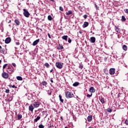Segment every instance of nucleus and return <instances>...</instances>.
I'll list each match as a JSON object with an SVG mask.
<instances>
[{
	"mask_svg": "<svg viewBox=\"0 0 128 128\" xmlns=\"http://www.w3.org/2000/svg\"><path fill=\"white\" fill-rule=\"evenodd\" d=\"M92 96V94H88L86 95V96H87V98H90V96Z\"/></svg>",
	"mask_w": 128,
	"mask_h": 128,
	"instance_id": "e433bc0d",
	"label": "nucleus"
},
{
	"mask_svg": "<svg viewBox=\"0 0 128 128\" xmlns=\"http://www.w3.org/2000/svg\"><path fill=\"white\" fill-rule=\"evenodd\" d=\"M48 20H52V18L50 15H48Z\"/></svg>",
	"mask_w": 128,
	"mask_h": 128,
	"instance_id": "cd10ccee",
	"label": "nucleus"
},
{
	"mask_svg": "<svg viewBox=\"0 0 128 128\" xmlns=\"http://www.w3.org/2000/svg\"><path fill=\"white\" fill-rule=\"evenodd\" d=\"M124 10L125 12H126V14H128V8L124 9Z\"/></svg>",
	"mask_w": 128,
	"mask_h": 128,
	"instance_id": "c03bdc74",
	"label": "nucleus"
},
{
	"mask_svg": "<svg viewBox=\"0 0 128 128\" xmlns=\"http://www.w3.org/2000/svg\"><path fill=\"white\" fill-rule=\"evenodd\" d=\"M12 65L13 66H14V68H16V64H15V63H12Z\"/></svg>",
	"mask_w": 128,
	"mask_h": 128,
	"instance_id": "09e8293b",
	"label": "nucleus"
},
{
	"mask_svg": "<svg viewBox=\"0 0 128 128\" xmlns=\"http://www.w3.org/2000/svg\"><path fill=\"white\" fill-rule=\"evenodd\" d=\"M100 102L102 104L106 102V101H104V98L102 96H101L100 98Z\"/></svg>",
	"mask_w": 128,
	"mask_h": 128,
	"instance_id": "2eb2a0df",
	"label": "nucleus"
},
{
	"mask_svg": "<svg viewBox=\"0 0 128 128\" xmlns=\"http://www.w3.org/2000/svg\"><path fill=\"white\" fill-rule=\"evenodd\" d=\"M88 26V22H85L82 25V28H86Z\"/></svg>",
	"mask_w": 128,
	"mask_h": 128,
	"instance_id": "dca6fc26",
	"label": "nucleus"
},
{
	"mask_svg": "<svg viewBox=\"0 0 128 128\" xmlns=\"http://www.w3.org/2000/svg\"><path fill=\"white\" fill-rule=\"evenodd\" d=\"M122 22H126V17L124 16H122V19H121Z\"/></svg>",
	"mask_w": 128,
	"mask_h": 128,
	"instance_id": "aec40b11",
	"label": "nucleus"
},
{
	"mask_svg": "<svg viewBox=\"0 0 128 128\" xmlns=\"http://www.w3.org/2000/svg\"><path fill=\"white\" fill-rule=\"evenodd\" d=\"M66 16H70V14H72V10H70L68 11V12H66Z\"/></svg>",
	"mask_w": 128,
	"mask_h": 128,
	"instance_id": "6ab92c4d",
	"label": "nucleus"
},
{
	"mask_svg": "<svg viewBox=\"0 0 128 128\" xmlns=\"http://www.w3.org/2000/svg\"><path fill=\"white\" fill-rule=\"evenodd\" d=\"M33 106L35 108H38L40 106V102L38 100L34 101L33 102Z\"/></svg>",
	"mask_w": 128,
	"mask_h": 128,
	"instance_id": "39448f33",
	"label": "nucleus"
},
{
	"mask_svg": "<svg viewBox=\"0 0 128 128\" xmlns=\"http://www.w3.org/2000/svg\"><path fill=\"white\" fill-rule=\"evenodd\" d=\"M14 22L16 26H20V20H16V19L15 20Z\"/></svg>",
	"mask_w": 128,
	"mask_h": 128,
	"instance_id": "f3484780",
	"label": "nucleus"
},
{
	"mask_svg": "<svg viewBox=\"0 0 128 128\" xmlns=\"http://www.w3.org/2000/svg\"><path fill=\"white\" fill-rule=\"evenodd\" d=\"M16 80H22V78L20 76H16Z\"/></svg>",
	"mask_w": 128,
	"mask_h": 128,
	"instance_id": "b1692460",
	"label": "nucleus"
},
{
	"mask_svg": "<svg viewBox=\"0 0 128 128\" xmlns=\"http://www.w3.org/2000/svg\"><path fill=\"white\" fill-rule=\"evenodd\" d=\"M56 66L58 68H59V70H62L64 66V63H62L60 62H56Z\"/></svg>",
	"mask_w": 128,
	"mask_h": 128,
	"instance_id": "7ed1b4c3",
	"label": "nucleus"
},
{
	"mask_svg": "<svg viewBox=\"0 0 128 128\" xmlns=\"http://www.w3.org/2000/svg\"><path fill=\"white\" fill-rule=\"evenodd\" d=\"M90 92H96V89H94V86H92L90 88Z\"/></svg>",
	"mask_w": 128,
	"mask_h": 128,
	"instance_id": "ddd939ff",
	"label": "nucleus"
},
{
	"mask_svg": "<svg viewBox=\"0 0 128 128\" xmlns=\"http://www.w3.org/2000/svg\"><path fill=\"white\" fill-rule=\"evenodd\" d=\"M0 52L1 54H4V49L1 48V50H0Z\"/></svg>",
	"mask_w": 128,
	"mask_h": 128,
	"instance_id": "2f4dec72",
	"label": "nucleus"
},
{
	"mask_svg": "<svg viewBox=\"0 0 128 128\" xmlns=\"http://www.w3.org/2000/svg\"><path fill=\"white\" fill-rule=\"evenodd\" d=\"M2 76L4 78H8V74L6 72L3 70V72L2 73Z\"/></svg>",
	"mask_w": 128,
	"mask_h": 128,
	"instance_id": "423d86ee",
	"label": "nucleus"
},
{
	"mask_svg": "<svg viewBox=\"0 0 128 128\" xmlns=\"http://www.w3.org/2000/svg\"><path fill=\"white\" fill-rule=\"evenodd\" d=\"M60 47L58 48V50H64V46H60V44H59Z\"/></svg>",
	"mask_w": 128,
	"mask_h": 128,
	"instance_id": "c756f323",
	"label": "nucleus"
},
{
	"mask_svg": "<svg viewBox=\"0 0 128 128\" xmlns=\"http://www.w3.org/2000/svg\"><path fill=\"white\" fill-rule=\"evenodd\" d=\"M108 112H112V108H109L108 109Z\"/></svg>",
	"mask_w": 128,
	"mask_h": 128,
	"instance_id": "c9c22d12",
	"label": "nucleus"
},
{
	"mask_svg": "<svg viewBox=\"0 0 128 128\" xmlns=\"http://www.w3.org/2000/svg\"><path fill=\"white\" fill-rule=\"evenodd\" d=\"M42 86H46V84H48V82H46V81H42Z\"/></svg>",
	"mask_w": 128,
	"mask_h": 128,
	"instance_id": "a878e982",
	"label": "nucleus"
},
{
	"mask_svg": "<svg viewBox=\"0 0 128 128\" xmlns=\"http://www.w3.org/2000/svg\"><path fill=\"white\" fill-rule=\"evenodd\" d=\"M24 12H23V14L24 16H26V18H30V14L28 12V10H26V9H24Z\"/></svg>",
	"mask_w": 128,
	"mask_h": 128,
	"instance_id": "20e7f679",
	"label": "nucleus"
},
{
	"mask_svg": "<svg viewBox=\"0 0 128 128\" xmlns=\"http://www.w3.org/2000/svg\"><path fill=\"white\" fill-rule=\"evenodd\" d=\"M124 122H125L126 124L128 126V120H126Z\"/></svg>",
	"mask_w": 128,
	"mask_h": 128,
	"instance_id": "79ce46f5",
	"label": "nucleus"
},
{
	"mask_svg": "<svg viewBox=\"0 0 128 128\" xmlns=\"http://www.w3.org/2000/svg\"><path fill=\"white\" fill-rule=\"evenodd\" d=\"M38 42H40V39H38V40H36L35 41H34L32 44L34 46H36V44H38Z\"/></svg>",
	"mask_w": 128,
	"mask_h": 128,
	"instance_id": "f8f14e48",
	"label": "nucleus"
},
{
	"mask_svg": "<svg viewBox=\"0 0 128 128\" xmlns=\"http://www.w3.org/2000/svg\"><path fill=\"white\" fill-rule=\"evenodd\" d=\"M83 18H84L85 20H86V18H88V15L84 14V15L83 16Z\"/></svg>",
	"mask_w": 128,
	"mask_h": 128,
	"instance_id": "58836bf2",
	"label": "nucleus"
},
{
	"mask_svg": "<svg viewBox=\"0 0 128 128\" xmlns=\"http://www.w3.org/2000/svg\"><path fill=\"white\" fill-rule=\"evenodd\" d=\"M88 121L89 122H92V116L90 115L89 116H88Z\"/></svg>",
	"mask_w": 128,
	"mask_h": 128,
	"instance_id": "4468645a",
	"label": "nucleus"
},
{
	"mask_svg": "<svg viewBox=\"0 0 128 128\" xmlns=\"http://www.w3.org/2000/svg\"><path fill=\"white\" fill-rule=\"evenodd\" d=\"M6 94H8V92H10V90H6Z\"/></svg>",
	"mask_w": 128,
	"mask_h": 128,
	"instance_id": "de8ad7c7",
	"label": "nucleus"
},
{
	"mask_svg": "<svg viewBox=\"0 0 128 128\" xmlns=\"http://www.w3.org/2000/svg\"><path fill=\"white\" fill-rule=\"evenodd\" d=\"M122 48L124 50H128V46H126V45H124L122 46Z\"/></svg>",
	"mask_w": 128,
	"mask_h": 128,
	"instance_id": "5701e85b",
	"label": "nucleus"
},
{
	"mask_svg": "<svg viewBox=\"0 0 128 128\" xmlns=\"http://www.w3.org/2000/svg\"><path fill=\"white\" fill-rule=\"evenodd\" d=\"M50 82H54V80H52V78H50Z\"/></svg>",
	"mask_w": 128,
	"mask_h": 128,
	"instance_id": "603ef678",
	"label": "nucleus"
},
{
	"mask_svg": "<svg viewBox=\"0 0 128 128\" xmlns=\"http://www.w3.org/2000/svg\"><path fill=\"white\" fill-rule=\"evenodd\" d=\"M60 118L62 122V120H64L63 118H62V116H60Z\"/></svg>",
	"mask_w": 128,
	"mask_h": 128,
	"instance_id": "3c124183",
	"label": "nucleus"
},
{
	"mask_svg": "<svg viewBox=\"0 0 128 128\" xmlns=\"http://www.w3.org/2000/svg\"><path fill=\"white\" fill-rule=\"evenodd\" d=\"M90 42L92 44H94V42H96V38L94 36L91 37L90 38Z\"/></svg>",
	"mask_w": 128,
	"mask_h": 128,
	"instance_id": "1a4fd4ad",
	"label": "nucleus"
},
{
	"mask_svg": "<svg viewBox=\"0 0 128 128\" xmlns=\"http://www.w3.org/2000/svg\"><path fill=\"white\" fill-rule=\"evenodd\" d=\"M16 46H20V42L18 41L16 42Z\"/></svg>",
	"mask_w": 128,
	"mask_h": 128,
	"instance_id": "a18cd8bd",
	"label": "nucleus"
},
{
	"mask_svg": "<svg viewBox=\"0 0 128 128\" xmlns=\"http://www.w3.org/2000/svg\"><path fill=\"white\" fill-rule=\"evenodd\" d=\"M6 66H8V64H6L3 66V70H4Z\"/></svg>",
	"mask_w": 128,
	"mask_h": 128,
	"instance_id": "f704fd0d",
	"label": "nucleus"
},
{
	"mask_svg": "<svg viewBox=\"0 0 128 128\" xmlns=\"http://www.w3.org/2000/svg\"><path fill=\"white\" fill-rule=\"evenodd\" d=\"M65 96L66 98H74V94L68 91L65 92Z\"/></svg>",
	"mask_w": 128,
	"mask_h": 128,
	"instance_id": "f03ea898",
	"label": "nucleus"
},
{
	"mask_svg": "<svg viewBox=\"0 0 128 128\" xmlns=\"http://www.w3.org/2000/svg\"><path fill=\"white\" fill-rule=\"evenodd\" d=\"M88 128H92V126H90V127H89Z\"/></svg>",
	"mask_w": 128,
	"mask_h": 128,
	"instance_id": "052dcab7",
	"label": "nucleus"
},
{
	"mask_svg": "<svg viewBox=\"0 0 128 128\" xmlns=\"http://www.w3.org/2000/svg\"><path fill=\"white\" fill-rule=\"evenodd\" d=\"M59 98H60V102H61L62 104H64V100H62V95L60 94L59 95Z\"/></svg>",
	"mask_w": 128,
	"mask_h": 128,
	"instance_id": "4be33fe9",
	"label": "nucleus"
},
{
	"mask_svg": "<svg viewBox=\"0 0 128 128\" xmlns=\"http://www.w3.org/2000/svg\"><path fill=\"white\" fill-rule=\"evenodd\" d=\"M124 66H125V68H128V66L126 65V64H124Z\"/></svg>",
	"mask_w": 128,
	"mask_h": 128,
	"instance_id": "6e6d98bb",
	"label": "nucleus"
},
{
	"mask_svg": "<svg viewBox=\"0 0 128 128\" xmlns=\"http://www.w3.org/2000/svg\"><path fill=\"white\" fill-rule=\"evenodd\" d=\"M0 64H2V60H0Z\"/></svg>",
	"mask_w": 128,
	"mask_h": 128,
	"instance_id": "bf43d9fd",
	"label": "nucleus"
},
{
	"mask_svg": "<svg viewBox=\"0 0 128 128\" xmlns=\"http://www.w3.org/2000/svg\"><path fill=\"white\" fill-rule=\"evenodd\" d=\"M54 72V69H52L50 70V74H52V72Z\"/></svg>",
	"mask_w": 128,
	"mask_h": 128,
	"instance_id": "8fccbe9b",
	"label": "nucleus"
},
{
	"mask_svg": "<svg viewBox=\"0 0 128 128\" xmlns=\"http://www.w3.org/2000/svg\"><path fill=\"white\" fill-rule=\"evenodd\" d=\"M64 128H68V127L66 126V127H65Z\"/></svg>",
	"mask_w": 128,
	"mask_h": 128,
	"instance_id": "680f3d73",
	"label": "nucleus"
},
{
	"mask_svg": "<svg viewBox=\"0 0 128 128\" xmlns=\"http://www.w3.org/2000/svg\"><path fill=\"white\" fill-rule=\"evenodd\" d=\"M82 68H84V64H80V66H79V68H81V70H82Z\"/></svg>",
	"mask_w": 128,
	"mask_h": 128,
	"instance_id": "72a5a7b5",
	"label": "nucleus"
},
{
	"mask_svg": "<svg viewBox=\"0 0 128 128\" xmlns=\"http://www.w3.org/2000/svg\"><path fill=\"white\" fill-rule=\"evenodd\" d=\"M38 128H44V125L40 124L38 126Z\"/></svg>",
	"mask_w": 128,
	"mask_h": 128,
	"instance_id": "473e14b6",
	"label": "nucleus"
},
{
	"mask_svg": "<svg viewBox=\"0 0 128 128\" xmlns=\"http://www.w3.org/2000/svg\"><path fill=\"white\" fill-rule=\"evenodd\" d=\"M10 42H12V39L8 37L7 38L6 40H5V42L6 44H10Z\"/></svg>",
	"mask_w": 128,
	"mask_h": 128,
	"instance_id": "9d476101",
	"label": "nucleus"
},
{
	"mask_svg": "<svg viewBox=\"0 0 128 128\" xmlns=\"http://www.w3.org/2000/svg\"><path fill=\"white\" fill-rule=\"evenodd\" d=\"M114 30H115L116 32H118V34H120V29L118 27L115 26Z\"/></svg>",
	"mask_w": 128,
	"mask_h": 128,
	"instance_id": "9b49d317",
	"label": "nucleus"
},
{
	"mask_svg": "<svg viewBox=\"0 0 128 128\" xmlns=\"http://www.w3.org/2000/svg\"><path fill=\"white\" fill-rule=\"evenodd\" d=\"M2 48V46H0V50H1Z\"/></svg>",
	"mask_w": 128,
	"mask_h": 128,
	"instance_id": "13d9d810",
	"label": "nucleus"
},
{
	"mask_svg": "<svg viewBox=\"0 0 128 128\" xmlns=\"http://www.w3.org/2000/svg\"><path fill=\"white\" fill-rule=\"evenodd\" d=\"M40 120V116H38L34 120V122H38V120Z\"/></svg>",
	"mask_w": 128,
	"mask_h": 128,
	"instance_id": "a211bd4d",
	"label": "nucleus"
},
{
	"mask_svg": "<svg viewBox=\"0 0 128 128\" xmlns=\"http://www.w3.org/2000/svg\"><path fill=\"white\" fill-rule=\"evenodd\" d=\"M95 8H96L97 10H100V8H98V6L96 5V4H95Z\"/></svg>",
	"mask_w": 128,
	"mask_h": 128,
	"instance_id": "4c0bfd02",
	"label": "nucleus"
},
{
	"mask_svg": "<svg viewBox=\"0 0 128 128\" xmlns=\"http://www.w3.org/2000/svg\"><path fill=\"white\" fill-rule=\"evenodd\" d=\"M32 106V104H30L28 107V110L30 112H34V107Z\"/></svg>",
	"mask_w": 128,
	"mask_h": 128,
	"instance_id": "6e6552de",
	"label": "nucleus"
},
{
	"mask_svg": "<svg viewBox=\"0 0 128 128\" xmlns=\"http://www.w3.org/2000/svg\"><path fill=\"white\" fill-rule=\"evenodd\" d=\"M48 36L49 38H52V36H50V33L48 34Z\"/></svg>",
	"mask_w": 128,
	"mask_h": 128,
	"instance_id": "49530a36",
	"label": "nucleus"
},
{
	"mask_svg": "<svg viewBox=\"0 0 128 128\" xmlns=\"http://www.w3.org/2000/svg\"><path fill=\"white\" fill-rule=\"evenodd\" d=\"M14 67H12V64H9L8 65V68L6 70L7 72H8V74H12V72H14Z\"/></svg>",
	"mask_w": 128,
	"mask_h": 128,
	"instance_id": "f257e3e1",
	"label": "nucleus"
},
{
	"mask_svg": "<svg viewBox=\"0 0 128 128\" xmlns=\"http://www.w3.org/2000/svg\"><path fill=\"white\" fill-rule=\"evenodd\" d=\"M22 118V116L21 114H18V120H20Z\"/></svg>",
	"mask_w": 128,
	"mask_h": 128,
	"instance_id": "bb28decb",
	"label": "nucleus"
},
{
	"mask_svg": "<svg viewBox=\"0 0 128 128\" xmlns=\"http://www.w3.org/2000/svg\"><path fill=\"white\" fill-rule=\"evenodd\" d=\"M60 10L61 12L64 11V8H62V7L60 6Z\"/></svg>",
	"mask_w": 128,
	"mask_h": 128,
	"instance_id": "a19ab883",
	"label": "nucleus"
},
{
	"mask_svg": "<svg viewBox=\"0 0 128 128\" xmlns=\"http://www.w3.org/2000/svg\"><path fill=\"white\" fill-rule=\"evenodd\" d=\"M44 66H46L47 68H50V64H48V63L46 62L44 64Z\"/></svg>",
	"mask_w": 128,
	"mask_h": 128,
	"instance_id": "c85d7f7f",
	"label": "nucleus"
},
{
	"mask_svg": "<svg viewBox=\"0 0 128 128\" xmlns=\"http://www.w3.org/2000/svg\"><path fill=\"white\" fill-rule=\"evenodd\" d=\"M109 73L110 74H114L116 73V69L114 68H111L109 70Z\"/></svg>",
	"mask_w": 128,
	"mask_h": 128,
	"instance_id": "0eeeda50",
	"label": "nucleus"
},
{
	"mask_svg": "<svg viewBox=\"0 0 128 128\" xmlns=\"http://www.w3.org/2000/svg\"><path fill=\"white\" fill-rule=\"evenodd\" d=\"M80 84V83L78 82H75L73 84V86H78Z\"/></svg>",
	"mask_w": 128,
	"mask_h": 128,
	"instance_id": "393cba45",
	"label": "nucleus"
},
{
	"mask_svg": "<svg viewBox=\"0 0 128 128\" xmlns=\"http://www.w3.org/2000/svg\"><path fill=\"white\" fill-rule=\"evenodd\" d=\"M79 34H82V31H79Z\"/></svg>",
	"mask_w": 128,
	"mask_h": 128,
	"instance_id": "5fc2aeb1",
	"label": "nucleus"
},
{
	"mask_svg": "<svg viewBox=\"0 0 128 128\" xmlns=\"http://www.w3.org/2000/svg\"><path fill=\"white\" fill-rule=\"evenodd\" d=\"M68 36H62V40H68Z\"/></svg>",
	"mask_w": 128,
	"mask_h": 128,
	"instance_id": "412c9836",
	"label": "nucleus"
},
{
	"mask_svg": "<svg viewBox=\"0 0 128 128\" xmlns=\"http://www.w3.org/2000/svg\"><path fill=\"white\" fill-rule=\"evenodd\" d=\"M68 42H69V44L72 42V39H70V38H68Z\"/></svg>",
	"mask_w": 128,
	"mask_h": 128,
	"instance_id": "37998d69",
	"label": "nucleus"
},
{
	"mask_svg": "<svg viewBox=\"0 0 128 128\" xmlns=\"http://www.w3.org/2000/svg\"><path fill=\"white\" fill-rule=\"evenodd\" d=\"M10 88H16V86H14V85H10Z\"/></svg>",
	"mask_w": 128,
	"mask_h": 128,
	"instance_id": "ea45409f",
	"label": "nucleus"
},
{
	"mask_svg": "<svg viewBox=\"0 0 128 128\" xmlns=\"http://www.w3.org/2000/svg\"><path fill=\"white\" fill-rule=\"evenodd\" d=\"M51 2H54V0H50Z\"/></svg>",
	"mask_w": 128,
	"mask_h": 128,
	"instance_id": "4d7b16f0",
	"label": "nucleus"
},
{
	"mask_svg": "<svg viewBox=\"0 0 128 128\" xmlns=\"http://www.w3.org/2000/svg\"><path fill=\"white\" fill-rule=\"evenodd\" d=\"M10 22H12V20H9L8 22V24H10Z\"/></svg>",
	"mask_w": 128,
	"mask_h": 128,
	"instance_id": "864d4df0",
	"label": "nucleus"
},
{
	"mask_svg": "<svg viewBox=\"0 0 128 128\" xmlns=\"http://www.w3.org/2000/svg\"><path fill=\"white\" fill-rule=\"evenodd\" d=\"M52 92V90H48V96H51Z\"/></svg>",
	"mask_w": 128,
	"mask_h": 128,
	"instance_id": "7c9ffc66",
	"label": "nucleus"
}]
</instances>
